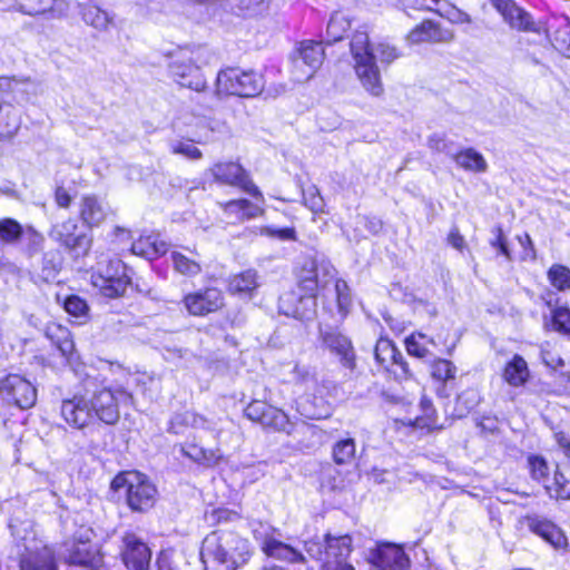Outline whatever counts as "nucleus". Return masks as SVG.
Wrapping results in <instances>:
<instances>
[{
    "instance_id": "nucleus-51",
    "label": "nucleus",
    "mask_w": 570,
    "mask_h": 570,
    "mask_svg": "<svg viewBox=\"0 0 570 570\" xmlns=\"http://www.w3.org/2000/svg\"><path fill=\"white\" fill-rule=\"evenodd\" d=\"M65 311L77 318H87L89 306L85 299L78 295H70L63 302Z\"/></svg>"
},
{
    "instance_id": "nucleus-35",
    "label": "nucleus",
    "mask_w": 570,
    "mask_h": 570,
    "mask_svg": "<svg viewBox=\"0 0 570 570\" xmlns=\"http://www.w3.org/2000/svg\"><path fill=\"white\" fill-rule=\"evenodd\" d=\"M21 126L20 111L11 104L0 105V138L13 137Z\"/></svg>"
},
{
    "instance_id": "nucleus-47",
    "label": "nucleus",
    "mask_w": 570,
    "mask_h": 570,
    "mask_svg": "<svg viewBox=\"0 0 570 570\" xmlns=\"http://www.w3.org/2000/svg\"><path fill=\"white\" fill-rule=\"evenodd\" d=\"M455 365L444 358H435L431 364V375L434 380L446 382L455 377Z\"/></svg>"
},
{
    "instance_id": "nucleus-33",
    "label": "nucleus",
    "mask_w": 570,
    "mask_h": 570,
    "mask_svg": "<svg viewBox=\"0 0 570 570\" xmlns=\"http://www.w3.org/2000/svg\"><path fill=\"white\" fill-rule=\"evenodd\" d=\"M45 334L63 356H69L73 352V340L66 326L51 322L46 326Z\"/></svg>"
},
{
    "instance_id": "nucleus-18",
    "label": "nucleus",
    "mask_w": 570,
    "mask_h": 570,
    "mask_svg": "<svg viewBox=\"0 0 570 570\" xmlns=\"http://www.w3.org/2000/svg\"><path fill=\"white\" fill-rule=\"evenodd\" d=\"M90 404L89 397L80 394L73 395L62 400L60 415L71 428L83 429L95 419Z\"/></svg>"
},
{
    "instance_id": "nucleus-1",
    "label": "nucleus",
    "mask_w": 570,
    "mask_h": 570,
    "mask_svg": "<svg viewBox=\"0 0 570 570\" xmlns=\"http://www.w3.org/2000/svg\"><path fill=\"white\" fill-rule=\"evenodd\" d=\"M248 539L235 531L216 530L205 537L200 558L205 570H237L252 558Z\"/></svg>"
},
{
    "instance_id": "nucleus-28",
    "label": "nucleus",
    "mask_w": 570,
    "mask_h": 570,
    "mask_svg": "<svg viewBox=\"0 0 570 570\" xmlns=\"http://www.w3.org/2000/svg\"><path fill=\"white\" fill-rule=\"evenodd\" d=\"M219 206L227 218L234 222L248 220L264 214L263 208L253 204L248 199H235L226 203H219Z\"/></svg>"
},
{
    "instance_id": "nucleus-58",
    "label": "nucleus",
    "mask_w": 570,
    "mask_h": 570,
    "mask_svg": "<svg viewBox=\"0 0 570 570\" xmlns=\"http://www.w3.org/2000/svg\"><path fill=\"white\" fill-rule=\"evenodd\" d=\"M305 551L306 553L315 560L322 562V567L325 561V540L321 541L320 539H312L305 542Z\"/></svg>"
},
{
    "instance_id": "nucleus-10",
    "label": "nucleus",
    "mask_w": 570,
    "mask_h": 570,
    "mask_svg": "<svg viewBox=\"0 0 570 570\" xmlns=\"http://www.w3.org/2000/svg\"><path fill=\"white\" fill-rule=\"evenodd\" d=\"M92 529L88 525H80L63 542V557L72 564L91 566L96 559V549L91 543Z\"/></svg>"
},
{
    "instance_id": "nucleus-44",
    "label": "nucleus",
    "mask_w": 570,
    "mask_h": 570,
    "mask_svg": "<svg viewBox=\"0 0 570 570\" xmlns=\"http://www.w3.org/2000/svg\"><path fill=\"white\" fill-rule=\"evenodd\" d=\"M249 528L254 539L261 543L262 551L266 543L279 537L278 530L268 522L252 520L249 522Z\"/></svg>"
},
{
    "instance_id": "nucleus-39",
    "label": "nucleus",
    "mask_w": 570,
    "mask_h": 570,
    "mask_svg": "<svg viewBox=\"0 0 570 570\" xmlns=\"http://www.w3.org/2000/svg\"><path fill=\"white\" fill-rule=\"evenodd\" d=\"M454 160L461 168L483 173L488 168L484 157L473 148H466L454 156Z\"/></svg>"
},
{
    "instance_id": "nucleus-57",
    "label": "nucleus",
    "mask_w": 570,
    "mask_h": 570,
    "mask_svg": "<svg viewBox=\"0 0 570 570\" xmlns=\"http://www.w3.org/2000/svg\"><path fill=\"white\" fill-rule=\"evenodd\" d=\"M171 150L174 154L183 155L191 160L200 159L203 156L202 151L190 141H177L171 145Z\"/></svg>"
},
{
    "instance_id": "nucleus-45",
    "label": "nucleus",
    "mask_w": 570,
    "mask_h": 570,
    "mask_svg": "<svg viewBox=\"0 0 570 570\" xmlns=\"http://www.w3.org/2000/svg\"><path fill=\"white\" fill-rule=\"evenodd\" d=\"M356 445L353 439L337 441L332 451L336 464H350L355 458Z\"/></svg>"
},
{
    "instance_id": "nucleus-3",
    "label": "nucleus",
    "mask_w": 570,
    "mask_h": 570,
    "mask_svg": "<svg viewBox=\"0 0 570 570\" xmlns=\"http://www.w3.org/2000/svg\"><path fill=\"white\" fill-rule=\"evenodd\" d=\"M11 528L21 570H57L53 551L38 538L30 523Z\"/></svg>"
},
{
    "instance_id": "nucleus-7",
    "label": "nucleus",
    "mask_w": 570,
    "mask_h": 570,
    "mask_svg": "<svg viewBox=\"0 0 570 570\" xmlns=\"http://www.w3.org/2000/svg\"><path fill=\"white\" fill-rule=\"evenodd\" d=\"M91 283L106 297L122 295L130 284L127 266L120 259H104L97 263L91 275Z\"/></svg>"
},
{
    "instance_id": "nucleus-6",
    "label": "nucleus",
    "mask_w": 570,
    "mask_h": 570,
    "mask_svg": "<svg viewBox=\"0 0 570 570\" xmlns=\"http://www.w3.org/2000/svg\"><path fill=\"white\" fill-rule=\"evenodd\" d=\"M114 490L126 489L127 503L134 511L144 512L156 501L157 489L148 478L137 471L118 474L111 482Z\"/></svg>"
},
{
    "instance_id": "nucleus-59",
    "label": "nucleus",
    "mask_w": 570,
    "mask_h": 570,
    "mask_svg": "<svg viewBox=\"0 0 570 570\" xmlns=\"http://www.w3.org/2000/svg\"><path fill=\"white\" fill-rule=\"evenodd\" d=\"M269 404L255 400L250 402L245 409V415L253 422L261 423L264 412L267 411Z\"/></svg>"
},
{
    "instance_id": "nucleus-52",
    "label": "nucleus",
    "mask_w": 570,
    "mask_h": 570,
    "mask_svg": "<svg viewBox=\"0 0 570 570\" xmlns=\"http://www.w3.org/2000/svg\"><path fill=\"white\" fill-rule=\"evenodd\" d=\"M26 240V250L29 256H33L42 250L45 237L42 234L37 232L32 226H27L23 229V236Z\"/></svg>"
},
{
    "instance_id": "nucleus-40",
    "label": "nucleus",
    "mask_w": 570,
    "mask_h": 570,
    "mask_svg": "<svg viewBox=\"0 0 570 570\" xmlns=\"http://www.w3.org/2000/svg\"><path fill=\"white\" fill-rule=\"evenodd\" d=\"M351 28V20L344 12L337 11L332 14L326 28V41L332 43L343 39Z\"/></svg>"
},
{
    "instance_id": "nucleus-27",
    "label": "nucleus",
    "mask_w": 570,
    "mask_h": 570,
    "mask_svg": "<svg viewBox=\"0 0 570 570\" xmlns=\"http://www.w3.org/2000/svg\"><path fill=\"white\" fill-rule=\"evenodd\" d=\"M106 204L95 195H86L79 203V215L85 225L99 226L107 217Z\"/></svg>"
},
{
    "instance_id": "nucleus-56",
    "label": "nucleus",
    "mask_w": 570,
    "mask_h": 570,
    "mask_svg": "<svg viewBox=\"0 0 570 570\" xmlns=\"http://www.w3.org/2000/svg\"><path fill=\"white\" fill-rule=\"evenodd\" d=\"M261 234L279 240H296V230L294 227L276 228L265 226L261 228Z\"/></svg>"
},
{
    "instance_id": "nucleus-38",
    "label": "nucleus",
    "mask_w": 570,
    "mask_h": 570,
    "mask_svg": "<svg viewBox=\"0 0 570 570\" xmlns=\"http://www.w3.org/2000/svg\"><path fill=\"white\" fill-rule=\"evenodd\" d=\"M429 345L435 346V341L421 332L412 333L405 340L407 353L417 358H425L432 355Z\"/></svg>"
},
{
    "instance_id": "nucleus-54",
    "label": "nucleus",
    "mask_w": 570,
    "mask_h": 570,
    "mask_svg": "<svg viewBox=\"0 0 570 570\" xmlns=\"http://www.w3.org/2000/svg\"><path fill=\"white\" fill-rule=\"evenodd\" d=\"M531 475L534 480L546 483L548 481L549 466L541 456L533 455L528 459Z\"/></svg>"
},
{
    "instance_id": "nucleus-17",
    "label": "nucleus",
    "mask_w": 570,
    "mask_h": 570,
    "mask_svg": "<svg viewBox=\"0 0 570 570\" xmlns=\"http://www.w3.org/2000/svg\"><path fill=\"white\" fill-rule=\"evenodd\" d=\"M197 57H199V53H197ZM197 59L186 56L177 57L170 62L169 69L180 86L195 91H203L206 88V80L200 67L195 65Z\"/></svg>"
},
{
    "instance_id": "nucleus-50",
    "label": "nucleus",
    "mask_w": 570,
    "mask_h": 570,
    "mask_svg": "<svg viewBox=\"0 0 570 570\" xmlns=\"http://www.w3.org/2000/svg\"><path fill=\"white\" fill-rule=\"evenodd\" d=\"M293 382L306 391H313L316 385L315 373L307 366L295 365L292 372Z\"/></svg>"
},
{
    "instance_id": "nucleus-43",
    "label": "nucleus",
    "mask_w": 570,
    "mask_h": 570,
    "mask_svg": "<svg viewBox=\"0 0 570 570\" xmlns=\"http://www.w3.org/2000/svg\"><path fill=\"white\" fill-rule=\"evenodd\" d=\"M552 46L563 56L570 58V23L568 19H562L551 35Z\"/></svg>"
},
{
    "instance_id": "nucleus-63",
    "label": "nucleus",
    "mask_w": 570,
    "mask_h": 570,
    "mask_svg": "<svg viewBox=\"0 0 570 570\" xmlns=\"http://www.w3.org/2000/svg\"><path fill=\"white\" fill-rule=\"evenodd\" d=\"M453 23H470L471 18L468 13L456 9L450 8L444 14Z\"/></svg>"
},
{
    "instance_id": "nucleus-24",
    "label": "nucleus",
    "mask_w": 570,
    "mask_h": 570,
    "mask_svg": "<svg viewBox=\"0 0 570 570\" xmlns=\"http://www.w3.org/2000/svg\"><path fill=\"white\" fill-rule=\"evenodd\" d=\"M494 8L511 28L520 31L534 30L531 16L512 0H492Z\"/></svg>"
},
{
    "instance_id": "nucleus-36",
    "label": "nucleus",
    "mask_w": 570,
    "mask_h": 570,
    "mask_svg": "<svg viewBox=\"0 0 570 570\" xmlns=\"http://www.w3.org/2000/svg\"><path fill=\"white\" fill-rule=\"evenodd\" d=\"M81 16L88 26L100 31H106L110 26L115 24L114 14L91 3L81 7Z\"/></svg>"
},
{
    "instance_id": "nucleus-9",
    "label": "nucleus",
    "mask_w": 570,
    "mask_h": 570,
    "mask_svg": "<svg viewBox=\"0 0 570 570\" xmlns=\"http://www.w3.org/2000/svg\"><path fill=\"white\" fill-rule=\"evenodd\" d=\"M325 52L322 42L305 40L299 43L292 63V76L295 81L304 82L313 77L322 66Z\"/></svg>"
},
{
    "instance_id": "nucleus-13",
    "label": "nucleus",
    "mask_w": 570,
    "mask_h": 570,
    "mask_svg": "<svg viewBox=\"0 0 570 570\" xmlns=\"http://www.w3.org/2000/svg\"><path fill=\"white\" fill-rule=\"evenodd\" d=\"M318 337L322 346L336 355L344 367L354 368V347L352 341L345 334L337 327L320 325Z\"/></svg>"
},
{
    "instance_id": "nucleus-32",
    "label": "nucleus",
    "mask_w": 570,
    "mask_h": 570,
    "mask_svg": "<svg viewBox=\"0 0 570 570\" xmlns=\"http://www.w3.org/2000/svg\"><path fill=\"white\" fill-rule=\"evenodd\" d=\"M263 552L269 558L289 563L305 561V557L301 551L281 541L278 537L266 543Z\"/></svg>"
},
{
    "instance_id": "nucleus-20",
    "label": "nucleus",
    "mask_w": 570,
    "mask_h": 570,
    "mask_svg": "<svg viewBox=\"0 0 570 570\" xmlns=\"http://www.w3.org/2000/svg\"><path fill=\"white\" fill-rule=\"evenodd\" d=\"M522 524L533 534L542 538L554 548L567 544L563 531L551 520L539 514H528L522 519Z\"/></svg>"
},
{
    "instance_id": "nucleus-41",
    "label": "nucleus",
    "mask_w": 570,
    "mask_h": 570,
    "mask_svg": "<svg viewBox=\"0 0 570 570\" xmlns=\"http://www.w3.org/2000/svg\"><path fill=\"white\" fill-rule=\"evenodd\" d=\"M22 225L13 218L0 219V244L13 245L17 244L23 236Z\"/></svg>"
},
{
    "instance_id": "nucleus-37",
    "label": "nucleus",
    "mask_w": 570,
    "mask_h": 570,
    "mask_svg": "<svg viewBox=\"0 0 570 570\" xmlns=\"http://www.w3.org/2000/svg\"><path fill=\"white\" fill-rule=\"evenodd\" d=\"M258 286L257 272L247 269L230 278L228 289L235 295L250 296Z\"/></svg>"
},
{
    "instance_id": "nucleus-23",
    "label": "nucleus",
    "mask_w": 570,
    "mask_h": 570,
    "mask_svg": "<svg viewBox=\"0 0 570 570\" xmlns=\"http://www.w3.org/2000/svg\"><path fill=\"white\" fill-rule=\"evenodd\" d=\"M494 8L511 28L520 31L534 30L531 16L512 0H492Z\"/></svg>"
},
{
    "instance_id": "nucleus-46",
    "label": "nucleus",
    "mask_w": 570,
    "mask_h": 570,
    "mask_svg": "<svg viewBox=\"0 0 570 570\" xmlns=\"http://www.w3.org/2000/svg\"><path fill=\"white\" fill-rule=\"evenodd\" d=\"M259 424L277 431H285L288 425V417L282 410L269 405Z\"/></svg>"
},
{
    "instance_id": "nucleus-16",
    "label": "nucleus",
    "mask_w": 570,
    "mask_h": 570,
    "mask_svg": "<svg viewBox=\"0 0 570 570\" xmlns=\"http://www.w3.org/2000/svg\"><path fill=\"white\" fill-rule=\"evenodd\" d=\"M186 311L194 316H205L224 306V295L216 287H207L184 296Z\"/></svg>"
},
{
    "instance_id": "nucleus-21",
    "label": "nucleus",
    "mask_w": 570,
    "mask_h": 570,
    "mask_svg": "<svg viewBox=\"0 0 570 570\" xmlns=\"http://www.w3.org/2000/svg\"><path fill=\"white\" fill-rule=\"evenodd\" d=\"M77 222L68 218L55 224L49 232V237L69 250L87 249L90 242L85 234H77Z\"/></svg>"
},
{
    "instance_id": "nucleus-42",
    "label": "nucleus",
    "mask_w": 570,
    "mask_h": 570,
    "mask_svg": "<svg viewBox=\"0 0 570 570\" xmlns=\"http://www.w3.org/2000/svg\"><path fill=\"white\" fill-rule=\"evenodd\" d=\"M295 309L287 308V316L301 321H308L315 315L316 311V298L314 295H298L296 301Z\"/></svg>"
},
{
    "instance_id": "nucleus-15",
    "label": "nucleus",
    "mask_w": 570,
    "mask_h": 570,
    "mask_svg": "<svg viewBox=\"0 0 570 570\" xmlns=\"http://www.w3.org/2000/svg\"><path fill=\"white\" fill-rule=\"evenodd\" d=\"M374 355L376 362L386 371L393 373L396 379L407 380L412 377L407 362L392 341L380 338L376 342Z\"/></svg>"
},
{
    "instance_id": "nucleus-22",
    "label": "nucleus",
    "mask_w": 570,
    "mask_h": 570,
    "mask_svg": "<svg viewBox=\"0 0 570 570\" xmlns=\"http://www.w3.org/2000/svg\"><path fill=\"white\" fill-rule=\"evenodd\" d=\"M407 40L413 45L449 43L454 40V33L431 20H425L409 33Z\"/></svg>"
},
{
    "instance_id": "nucleus-19",
    "label": "nucleus",
    "mask_w": 570,
    "mask_h": 570,
    "mask_svg": "<svg viewBox=\"0 0 570 570\" xmlns=\"http://www.w3.org/2000/svg\"><path fill=\"white\" fill-rule=\"evenodd\" d=\"M121 558L129 570H146L151 559V552L139 537L127 532L122 537Z\"/></svg>"
},
{
    "instance_id": "nucleus-11",
    "label": "nucleus",
    "mask_w": 570,
    "mask_h": 570,
    "mask_svg": "<svg viewBox=\"0 0 570 570\" xmlns=\"http://www.w3.org/2000/svg\"><path fill=\"white\" fill-rule=\"evenodd\" d=\"M367 561L371 570H407L411 563L403 548L391 542L377 543L370 549Z\"/></svg>"
},
{
    "instance_id": "nucleus-2",
    "label": "nucleus",
    "mask_w": 570,
    "mask_h": 570,
    "mask_svg": "<svg viewBox=\"0 0 570 570\" xmlns=\"http://www.w3.org/2000/svg\"><path fill=\"white\" fill-rule=\"evenodd\" d=\"M350 47L354 70L363 88L372 96H381L383 83L376 59H380L382 63L393 62L400 56L396 48L385 42L371 47L368 36L364 31L353 33Z\"/></svg>"
},
{
    "instance_id": "nucleus-30",
    "label": "nucleus",
    "mask_w": 570,
    "mask_h": 570,
    "mask_svg": "<svg viewBox=\"0 0 570 570\" xmlns=\"http://www.w3.org/2000/svg\"><path fill=\"white\" fill-rule=\"evenodd\" d=\"M502 377L512 387L523 386L530 379L527 361L521 355L514 354L504 365Z\"/></svg>"
},
{
    "instance_id": "nucleus-61",
    "label": "nucleus",
    "mask_w": 570,
    "mask_h": 570,
    "mask_svg": "<svg viewBox=\"0 0 570 570\" xmlns=\"http://www.w3.org/2000/svg\"><path fill=\"white\" fill-rule=\"evenodd\" d=\"M440 0H404L403 4L406 9L439 11Z\"/></svg>"
},
{
    "instance_id": "nucleus-8",
    "label": "nucleus",
    "mask_w": 570,
    "mask_h": 570,
    "mask_svg": "<svg viewBox=\"0 0 570 570\" xmlns=\"http://www.w3.org/2000/svg\"><path fill=\"white\" fill-rule=\"evenodd\" d=\"M264 88L262 75L235 68L223 70L217 76V90L226 95L255 97Z\"/></svg>"
},
{
    "instance_id": "nucleus-64",
    "label": "nucleus",
    "mask_w": 570,
    "mask_h": 570,
    "mask_svg": "<svg viewBox=\"0 0 570 570\" xmlns=\"http://www.w3.org/2000/svg\"><path fill=\"white\" fill-rule=\"evenodd\" d=\"M449 244L459 250H462L465 247L464 237L460 234L456 227L452 228L448 236Z\"/></svg>"
},
{
    "instance_id": "nucleus-12",
    "label": "nucleus",
    "mask_w": 570,
    "mask_h": 570,
    "mask_svg": "<svg viewBox=\"0 0 570 570\" xmlns=\"http://www.w3.org/2000/svg\"><path fill=\"white\" fill-rule=\"evenodd\" d=\"M0 399L20 409H30L36 403L37 390L24 377L10 374L0 382Z\"/></svg>"
},
{
    "instance_id": "nucleus-5",
    "label": "nucleus",
    "mask_w": 570,
    "mask_h": 570,
    "mask_svg": "<svg viewBox=\"0 0 570 570\" xmlns=\"http://www.w3.org/2000/svg\"><path fill=\"white\" fill-rule=\"evenodd\" d=\"M94 417L106 424H115L120 417V409L134 405V396L119 384L96 390L89 397Z\"/></svg>"
},
{
    "instance_id": "nucleus-55",
    "label": "nucleus",
    "mask_w": 570,
    "mask_h": 570,
    "mask_svg": "<svg viewBox=\"0 0 570 570\" xmlns=\"http://www.w3.org/2000/svg\"><path fill=\"white\" fill-rule=\"evenodd\" d=\"M552 327L561 333H570V309L558 307L552 311Z\"/></svg>"
},
{
    "instance_id": "nucleus-25",
    "label": "nucleus",
    "mask_w": 570,
    "mask_h": 570,
    "mask_svg": "<svg viewBox=\"0 0 570 570\" xmlns=\"http://www.w3.org/2000/svg\"><path fill=\"white\" fill-rule=\"evenodd\" d=\"M13 8L28 16L48 13L51 18H61L67 14L68 3L66 0H22Z\"/></svg>"
},
{
    "instance_id": "nucleus-53",
    "label": "nucleus",
    "mask_w": 570,
    "mask_h": 570,
    "mask_svg": "<svg viewBox=\"0 0 570 570\" xmlns=\"http://www.w3.org/2000/svg\"><path fill=\"white\" fill-rule=\"evenodd\" d=\"M303 199L305 206L308 207L314 214L324 212V199L315 186H311L303 191Z\"/></svg>"
},
{
    "instance_id": "nucleus-31",
    "label": "nucleus",
    "mask_w": 570,
    "mask_h": 570,
    "mask_svg": "<svg viewBox=\"0 0 570 570\" xmlns=\"http://www.w3.org/2000/svg\"><path fill=\"white\" fill-rule=\"evenodd\" d=\"M564 454L570 459V442H561ZM551 492L554 491V497L561 500H570V463L558 468L554 473L552 487L546 485Z\"/></svg>"
},
{
    "instance_id": "nucleus-34",
    "label": "nucleus",
    "mask_w": 570,
    "mask_h": 570,
    "mask_svg": "<svg viewBox=\"0 0 570 570\" xmlns=\"http://www.w3.org/2000/svg\"><path fill=\"white\" fill-rule=\"evenodd\" d=\"M130 248L132 254L146 257L147 259H154L167 252L166 243L154 235L139 237L131 243Z\"/></svg>"
},
{
    "instance_id": "nucleus-29",
    "label": "nucleus",
    "mask_w": 570,
    "mask_h": 570,
    "mask_svg": "<svg viewBox=\"0 0 570 570\" xmlns=\"http://www.w3.org/2000/svg\"><path fill=\"white\" fill-rule=\"evenodd\" d=\"M352 552V538L347 534L344 535H325V561L333 563H347L346 560Z\"/></svg>"
},
{
    "instance_id": "nucleus-14",
    "label": "nucleus",
    "mask_w": 570,
    "mask_h": 570,
    "mask_svg": "<svg viewBox=\"0 0 570 570\" xmlns=\"http://www.w3.org/2000/svg\"><path fill=\"white\" fill-rule=\"evenodd\" d=\"M210 173L216 181L239 187L257 200L264 202L263 194L249 179L248 174L238 163H218L210 168Z\"/></svg>"
},
{
    "instance_id": "nucleus-26",
    "label": "nucleus",
    "mask_w": 570,
    "mask_h": 570,
    "mask_svg": "<svg viewBox=\"0 0 570 570\" xmlns=\"http://www.w3.org/2000/svg\"><path fill=\"white\" fill-rule=\"evenodd\" d=\"M170 259L175 272L185 277H196L203 271L200 255L188 247L173 250Z\"/></svg>"
},
{
    "instance_id": "nucleus-48",
    "label": "nucleus",
    "mask_w": 570,
    "mask_h": 570,
    "mask_svg": "<svg viewBox=\"0 0 570 570\" xmlns=\"http://www.w3.org/2000/svg\"><path fill=\"white\" fill-rule=\"evenodd\" d=\"M551 285L559 291L570 289V269L563 265H553L548 272Z\"/></svg>"
},
{
    "instance_id": "nucleus-49",
    "label": "nucleus",
    "mask_w": 570,
    "mask_h": 570,
    "mask_svg": "<svg viewBox=\"0 0 570 570\" xmlns=\"http://www.w3.org/2000/svg\"><path fill=\"white\" fill-rule=\"evenodd\" d=\"M181 452L197 462L214 464L218 460V455L213 450H205L196 444H188L181 448Z\"/></svg>"
},
{
    "instance_id": "nucleus-60",
    "label": "nucleus",
    "mask_w": 570,
    "mask_h": 570,
    "mask_svg": "<svg viewBox=\"0 0 570 570\" xmlns=\"http://www.w3.org/2000/svg\"><path fill=\"white\" fill-rule=\"evenodd\" d=\"M541 358L542 362L551 368H557L563 365V360L558 353L550 348L549 343L541 346Z\"/></svg>"
},
{
    "instance_id": "nucleus-62",
    "label": "nucleus",
    "mask_w": 570,
    "mask_h": 570,
    "mask_svg": "<svg viewBox=\"0 0 570 570\" xmlns=\"http://www.w3.org/2000/svg\"><path fill=\"white\" fill-rule=\"evenodd\" d=\"M298 295L299 294L294 291L285 292L278 301L279 312L287 315V308L295 309L294 307L297 304Z\"/></svg>"
},
{
    "instance_id": "nucleus-4",
    "label": "nucleus",
    "mask_w": 570,
    "mask_h": 570,
    "mask_svg": "<svg viewBox=\"0 0 570 570\" xmlns=\"http://www.w3.org/2000/svg\"><path fill=\"white\" fill-rule=\"evenodd\" d=\"M311 265L312 276L303 281L304 288L311 292L315 288L325 289L327 285L335 281L332 293L335 297L337 313L344 320L352 306V296L347 283L343 279H336L335 267L325 258L314 259Z\"/></svg>"
}]
</instances>
